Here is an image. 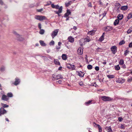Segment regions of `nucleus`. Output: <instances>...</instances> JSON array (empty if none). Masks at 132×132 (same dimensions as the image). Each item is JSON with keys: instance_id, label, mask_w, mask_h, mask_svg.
I'll use <instances>...</instances> for the list:
<instances>
[{"instance_id": "6e6552de", "label": "nucleus", "mask_w": 132, "mask_h": 132, "mask_svg": "<svg viewBox=\"0 0 132 132\" xmlns=\"http://www.w3.org/2000/svg\"><path fill=\"white\" fill-rule=\"evenodd\" d=\"M1 99L2 100L7 101L9 100V98L5 94H3L2 96Z\"/></svg>"}, {"instance_id": "20e7f679", "label": "nucleus", "mask_w": 132, "mask_h": 132, "mask_svg": "<svg viewBox=\"0 0 132 132\" xmlns=\"http://www.w3.org/2000/svg\"><path fill=\"white\" fill-rule=\"evenodd\" d=\"M14 34L16 35V37L20 41H22L24 40V38L22 37L21 36L18 34L16 32L14 31Z\"/></svg>"}, {"instance_id": "5701e85b", "label": "nucleus", "mask_w": 132, "mask_h": 132, "mask_svg": "<svg viewBox=\"0 0 132 132\" xmlns=\"http://www.w3.org/2000/svg\"><path fill=\"white\" fill-rule=\"evenodd\" d=\"M123 17V15L121 14H119L117 16L118 19L120 20L122 19Z\"/></svg>"}, {"instance_id": "7c9ffc66", "label": "nucleus", "mask_w": 132, "mask_h": 132, "mask_svg": "<svg viewBox=\"0 0 132 132\" xmlns=\"http://www.w3.org/2000/svg\"><path fill=\"white\" fill-rule=\"evenodd\" d=\"M40 31L39 32V33L41 35L44 34L45 32L44 30L43 29H40Z\"/></svg>"}, {"instance_id": "49530a36", "label": "nucleus", "mask_w": 132, "mask_h": 132, "mask_svg": "<svg viewBox=\"0 0 132 132\" xmlns=\"http://www.w3.org/2000/svg\"><path fill=\"white\" fill-rule=\"evenodd\" d=\"M84 42H89L90 40V39L89 38H86L84 39Z\"/></svg>"}, {"instance_id": "774afa93", "label": "nucleus", "mask_w": 132, "mask_h": 132, "mask_svg": "<svg viewBox=\"0 0 132 132\" xmlns=\"http://www.w3.org/2000/svg\"><path fill=\"white\" fill-rule=\"evenodd\" d=\"M121 128H122V129H123V128H124V126L123 125H121Z\"/></svg>"}, {"instance_id": "58836bf2", "label": "nucleus", "mask_w": 132, "mask_h": 132, "mask_svg": "<svg viewBox=\"0 0 132 132\" xmlns=\"http://www.w3.org/2000/svg\"><path fill=\"white\" fill-rule=\"evenodd\" d=\"M125 43V41L124 40H122L119 43V45H122V44Z\"/></svg>"}, {"instance_id": "69168bd1", "label": "nucleus", "mask_w": 132, "mask_h": 132, "mask_svg": "<svg viewBox=\"0 0 132 132\" xmlns=\"http://www.w3.org/2000/svg\"><path fill=\"white\" fill-rule=\"evenodd\" d=\"M102 63L103 64L105 65L106 64V61H104V62H103Z\"/></svg>"}, {"instance_id": "5fc2aeb1", "label": "nucleus", "mask_w": 132, "mask_h": 132, "mask_svg": "<svg viewBox=\"0 0 132 132\" xmlns=\"http://www.w3.org/2000/svg\"><path fill=\"white\" fill-rule=\"evenodd\" d=\"M60 8L59 6V5H55V8L56 9H58Z\"/></svg>"}, {"instance_id": "79ce46f5", "label": "nucleus", "mask_w": 132, "mask_h": 132, "mask_svg": "<svg viewBox=\"0 0 132 132\" xmlns=\"http://www.w3.org/2000/svg\"><path fill=\"white\" fill-rule=\"evenodd\" d=\"M132 80V78L131 77H129L128 78L127 81L129 82H130Z\"/></svg>"}, {"instance_id": "338daca9", "label": "nucleus", "mask_w": 132, "mask_h": 132, "mask_svg": "<svg viewBox=\"0 0 132 132\" xmlns=\"http://www.w3.org/2000/svg\"><path fill=\"white\" fill-rule=\"evenodd\" d=\"M122 67L123 68H126V66L125 64H123Z\"/></svg>"}, {"instance_id": "412c9836", "label": "nucleus", "mask_w": 132, "mask_h": 132, "mask_svg": "<svg viewBox=\"0 0 132 132\" xmlns=\"http://www.w3.org/2000/svg\"><path fill=\"white\" fill-rule=\"evenodd\" d=\"M39 42L40 45L42 46H45L46 45V44L44 43L43 41L40 40L39 41Z\"/></svg>"}, {"instance_id": "7ed1b4c3", "label": "nucleus", "mask_w": 132, "mask_h": 132, "mask_svg": "<svg viewBox=\"0 0 132 132\" xmlns=\"http://www.w3.org/2000/svg\"><path fill=\"white\" fill-rule=\"evenodd\" d=\"M58 31V29H55L52 32V33L51 34V35L53 38L55 36L57 35Z\"/></svg>"}, {"instance_id": "680f3d73", "label": "nucleus", "mask_w": 132, "mask_h": 132, "mask_svg": "<svg viewBox=\"0 0 132 132\" xmlns=\"http://www.w3.org/2000/svg\"><path fill=\"white\" fill-rule=\"evenodd\" d=\"M60 46H59V47L58 46H56V48L57 50H59V49H60Z\"/></svg>"}, {"instance_id": "ddd939ff", "label": "nucleus", "mask_w": 132, "mask_h": 132, "mask_svg": "<svg viewBox=\"0 0 132 132\" xmlns=\"http://www.w3.org/2000/svg\"><path fill=\"white\" fill-rule=\"evenodd\" d=\"M112 29V27L110 26H107L104 28V30L106 31H108L111 30Z\"/></svg>"}, {"instance_id": "9b49d317", "label": "nucleus", "mask_w": 132, "mask_h": 132, "mask_svg": "<svg viewBox=\"0 0 132 132\" xmlns=\"http://www.w3.org/2000/svg\"><path fill=\"white\" fill-rule=\"evenodd\" d=\"M20 79L16 78L15 79V81L14 82L13 84L15 85H17L20 84Z\"/></svg>"}, {"instance_id": "c03bdc74", "label": "nucleus", "mask_w": 132, "mask_h": 132, "mask_svg": "<svg viewBox=\"0 0 132 132\" xmlns=\"http://www.w3.org/2000/svg\"><path fill=\"white\" fill-rule=\"evenodd\" d=\"M50 45H54V41L52 40L49 43Z\"/></svg>"}, {"instance_id": "e433bc0d", "label": "nucleus", "mask_w": 132, "mask_h": 132, "mask_svg": "<svg viewBox=\"0 0 132 132\" xmlns=\"http://www.w3.org/2000/svg\"><path fill=\"white\" fill-rule=\"evenodd\" d=\"M115 69L116 70H119L120 69V67L119 66V65H116V66H115Z\"/></svg>"}, {"instance_id": "ea45409f", "label": "nucleus", "mask_w": 132, "mask_h": 132, "mask_svg": "<svg viewBox=\"0 0 132 132\" xmlns=\"http://www.w3.org/2000/svg\"><path fill=\"white\" fill-rule=\"evenodd\" d=\"M97 127L98 128L99 132H102V128L100 125H97Z\"/></svg>"}, {"instance_id": "72a5a7b5", "label": "nucleus", "mask_w": 132, "mask_h": 132, "mask_svg": "<svg viewBox=\"0 0 132 132\" xmlns=\"http://www.w3.org/2000/svg\"><path fill=\"white\" fill-rule=\"evenodd\" d=\"M119 83H122L124 82L125 81V79H122L121 78H119Z\"/></svg>"}, {"instance_id": "603ef678", "label": "nucleus", "mask_w": 132, "mask_h": 132, "mask_svg": "<svg viewBox=\"0 0 132 132\" xmlns=\"http://www.w3.org/2000/svg\"><path fill=\"white\" fill-rule=\"evenodd\" d=\"M132 31V30L131 29H129L127 31V33L128 34H129Z\"/></svg>"}, {"instance_id": "8fccbe9b", "label": "nucleus", "mask_w": 132, "mask_h": 132, "mask_svg": "<svg viewBox=\"0 0 132 132\" xmlns=\"http://www.w3.org/2000/svg\"><path fill=\"white\" fill-rule=\"evenodd\" d=\"M95 70L96 71H98L99 70V68L98 66H96L95 68Z\"/></svg>"}, {"instance_id": "b1692460", "label": "nucleus", "mask_w": 132, "mask_h": 132, "mask_svg": "<svg viewBox=\"0 0 132 132\" xmlns=\"http://www.w3.org/2000/svg\"><path fill=\"white\" fill-rule=\"evenodd\" d=\"M106 129L107 130V132H112V130L110 127H106Z\"/></svg>"}, {"instance_id": "4c0bfd02", "label": "nucleus", "mask_w": 132, "mask_h": 132, "mask_svg": "<svg viewBox=\"0 0 132 132\" xmlns=\"http://www.w3.org/2000/svg\"><path fill=\"white\" fill-rule=\"evenodd\" d=\"M119 64L120 65H122L124 64V61L122 59L119 62Z\"/></svg>"}, {"instance_id": "473e14b6", "label": "nucleus", "mask_w": 132, "mask_h": 132, "mask_svg": "<svg viewBox=\"0 0 132 132\" xmlns=\"http://www.w3.org/2000/svg\"><path fill=\"white\" fill-rule=\"evenodd\" d=\"M2 106H3L2 108H7L9 107V105H6V104H4L3 103H1V104Z\"/></svg>"}, {"instance_id": "6ab92c4d", "label": "nucleus", "mask_w": 132, "mask_h": 132, "mask_svg": "<svg viewBox=\"0 0 132 132\" xmlns=\"http://www.w3.org/2000/svg\"><path fill=\"white\" fill-rule=\"evenodd\" d=\"M78 75L81 77H83L84 76V72H82L81 71L78 72Z\"/></svg>"}, {"instance_id": "a18cd8bd", "label": "nucleus", "mask_w": 132, "mask_h": 132, "mask_svg": "<svg viewBox=\"0 0 132 132\" xmlns=\"http://www.w3.org/2000/svg\"><path fill=\"white\" fill-rule=\"evenodd\" d=\"M52 3V2L50 1H48V2H47V4H46V5H45V6H48V5H50Z\"/></svg>"}, {"instance_id": "dca6fc26", "label": "nucleus", "mask_w": 132, "mask_h": 132, "mask_svg": "<svg viewBox=\"0 0 132 132\" xmlns=\"http://www.w3.org/2000/svg\"><path fill=\"white\" fill-rule=\"evenodd\" d=\"M68 39L69 42L72 43H73L74 40V38L71 36L69 37L68 38Z\"/></svg>"}, {"instance_id": "bb28decb", "label": "nucleus", "mask_w": 132, "mask_h": 132, "mask_svg": "<svg viewBox=\"0 0 132 132\" xmlns=\"http://www.w3.org/2000/svg\"><path fill=\"white\" fill-rule=\"evenodd\" d=\"M7 96L8 97V98L11 97L13 96V95L12 93L10 92L9 93L7 94Z\"/></svg>"}, {"instance_id": "f704fd0d", "label": "nucleus", "mask_w": 132, "mask_h": 132, "mask_svg": "<svg viewBox=\"0 0 132 132\" xmlns=\"http://www.w3.org/2000/svg\"><path fill=\"white\" fill-rule=\"evenodd\" d=\"M96 52H102V49L100 48H98L96 49Z\"/></svg>"}, {"instance_id": "4468645a", "label": "nucleus", "mask_w": 132, "mask_h": 132, "mask_svg": "<svg viewBox=\"0 0 132 132\" xmlns=\"http://www.w3.org/2000/svg\"><path fill=\"white\" fill-rule=\"evenodd\" d=\"M71 14V12L69 10H67V12L65 13L64 15V17H68L69 15Z\"/></svg>"}, {"instance_id": "864d4df0", "label": "nucleus", "mask_w": 132, "mask_h": 132, "mask_svg": "<svg viewBox=\"0 0 132 132\" xmlns=\"http://www.w3.org/2000/svg\"><path fill=\"white\" fill-rule=\"evenodd\" d=\"M93 125L94 127H97V125H99L97 124L95 122L93 123Z\"/></svg>"}, {"instance_id": "2eb2a0df", "label": "nucleus", "mask_w": 132, "mask_h": 132, "mask_svg": "<svg viewBox=\"0 0 132 132\" xmlns=\"http://www.w3.org/2000/svg\"><path fill=\"white\" fill-rule=\"evenodd\" d=\"M78 54L80 55H81L83 53V50L81 47H79L77 50Z\"/></svg>"}, {"instance_id": "bf43d9fd", "label": "nucleus", "mask_w": 132, "mask_h": 132, "mask_svg": "<svg viewBox=\"0 0 132 132\" xmlns=\"http://www.w3.org/2000/svg\"><path fill=\"white\" fill-rule=\"evenodd\" d=\"M129 47H132V42H131L129 44Z\"/></svg>"}, {"instance_id": "cd10ccee", "label": "nucleus", "mask_w": 132, "mask_h": 132, "mask_svg": "<svg viewBox=\"0 0 132 132\" xmlns=\"http://www.w3.org/2000/svg\"><path fill=\"white\" fill-rule=\"evenodd\" d=\"M92 100H89L88 101L86 102L85 103V104L86 105H88L91 104Z\"/></svg>"}, {"instance_id": "39448f33", "label": "nucleus", "mask_w": 132, "mask_h": 132, "mask_svg": "<svg viewBox=\"0 0 132 132\" xmlns=\"http://www.w3.org/2000/svg\"><path fill=\"white\" fill-rule=\"evenodd\" d=\"M7 111L5 110L3 108H1L0 109V116H1L2 115H3L5 114L6 113Z\"/></svg>"}, {"instance_id": "37998d69", "label": "nucleus", "mask_w": 132, "mask_h": 132, "mask_svg": "<svg viewBox=\"0 0 132 132\" xmlns=\"http://www.w3.org/2000/svg\"><path fill=\"white\" fill-rule=\"evenodd\" d=\"M129 53V51L127 50H126L124 51V55L126 56Z\"/></svg>"}, {"instance_id": "de8ad7c7", "label": "nucleus", "mask_w": 132, "mask_h": 132, "mask_svg": "<svg viewBox=\"0 0 132 132\" xmlns=\"http://www.w3.org/2000/svg\"><path fill=\"white\" fill-rule=\"evenodd\" d=\"M118 120L120 122H121L122 121L123 119L122 117H120L118 118Z\"/></svg>"}, {"instance_id": "0eeeda50", "label": "nucleus", "mask_w": 132, "mask_h": 132, "mask_svg": "<svg viewBox=\"0 0 132 132\" xmlns=\"http://www.w3.org/2000/svg\"><path fill=\"white\" fill-rule=\"evenodd\" d=\"M111 50L112 53L114 54L117 52V47L115 46H113L111 47Z\"/></svg>"}, {"instance_id": "a19ab883", "label": "nucleus", "mask_w": 132, "mask_h": 132, "mask_svg": "<svg viewBox=\"0 0 132 132\" xmlns=\"http://www.w3.org/2000/svg\"><path fill=\"white\" fill-rule=\"evenodd\" d=\"M132 17V14L131 13L128 14V15L127 16V18L128 19L131 18Z\"/></svg>"}, {"instance_id": "e2e57ef3", "label": "nucleus", "mask_w": 132, "mask_h": 132, "mask_svg": "<svg viewBox=\"0 0 132 132\" xmlns=\"http://www.w3.org/2000/svg\"><path fill=\"white\" fill-rule=\"evenodd\" d=\"M61 43L60 42H59L58 43V45L59 46H60L61 45Z\"/></svg>"}, {"instance_id": "4d7b16f0", "label": "nucleus", "mask_w": 132, "mask_h": 132, "mask_svg": "<svg viewBox=\"0 0 132 132\" xmlns=\"http://www.w3.org/2000/svg\"><path fill=\"white\" fill-rule=\"evenodd\" d=\"M51 7L53 8H55V5L54 4H52L51 5Z\"/></svg>"}, {"instance_id": "13d9d810", "label": "nucleus", "mask_w": 132, "mask_h": 132, "mask_svg": "<svg viewBox=\"0 0 132 132\" xmlns=\"http://www.w3.org/2000/svg\"><path fill=\"white\" fill-rule=\"evenodd\" d=\"M61 80H59L57 81H56V82L58 83L59 84H60L61 83Z\"/></svg>"}, {"instance_id": "f03ea898", "label": "nucleus", "mask_w": 132, "mask_h": 132, "mask_svg": "<svg viewBox=\"0 0 132 132\" xmlns=\"http://www.w3.org/2000/svg\"><path fill=\"white\" fill-rule=\"evenodd\" d=\"M101 98L102 100L104 101H110L112 100L110 97L105 96H103L101 97Z\"/></svg>"}, {"instance_id": "1a4fd4ad", "label": "nucleus", "mask_w": 132, "mask_h": 132, "mask_svg": "<svg viewBox=\"0 0 132 132\" xmlns=\"http://www.w3.org/2000/svg\"><path fill=\"white\" fill-rule=\"evenodd\" d=\"M67 67L69 69H72V70H74L75 68V67L74 65L70 63L67 64Z\"/></svg>"}, {"instance_id": "052dcab7", "label": "nucleus", "mask_w": 132, "mask_h": 132, "mask_svg": "<svg viewBox=\"0 0 132 132\" xmlns=\"http://www.w3.org/2000/svg\"><path fill=\"white\" fill-rule=\"evenodd\" d=\"M79 84V85L81 86H82L83 85V82H80Z\"/></svg>"}, {"instance_id": "3c124183", "label": "nucleus", "mask_w": 132, "mask_h": 132, "mask_svg": "<svg viewBox=\"0 0 132 132\" xmlns=\"http://www.w3.org/2000/svg\"><path fill=\"white\" fill-rule=\"evenodd\" d=\"M43 9L42 8L39 9H37V11L38 12H40L42 11H43Z\"/></svg>"}, {"instance_id": "423d86ee", "label": "nucleus", "mask_w": 132, "mask_h": 132, "mask_svg": "<svg viewBox=\"0 0 132 132\" xmlns=\"http://www.w3.org/2000/svg\"><path fill=\"white\" fill-rule=\"evenodd\" d=\"M96 30V29H94L91 31H88L87 33V34L91 36H93L94 35Z\"/></svg>"}, {"instance_id": "c756f323", "label": "nucleus", "mask_w": 132, "mask_h": 132, "mask_svg": "<svg viewBox=\"0 0 132 132\" xmlns=\"http://www.w3.org/2000/svg\"><path fill=\"white\" fill-rule=\"evenodd\" d=\"M107 77L109 79L113 78H114V76L113 75H107Z\"/></svg>"}, {"instance_id": "9d476101", "label": "nucleus", "mask_w": 132, "mask_h": 132, "mask_svg": "<svg viewBox=\"0 0 132 132\" xmlns=\"http://www.w3.org/2000/svg\"><path fill=\"white\" fill-rule=\"evenodd\" d=\"M58 9H59L58 11H54V12L56 14H58V15L59 16L60 15V14L62 12V6H60V8Z\"/></svg>"}, {"instance_id": "2f4dec72", "label": "nucleus", "mask_w": 132, "mask_h": 132, "mask_svg": "<svg viewBox=\"0 0 132 132\" xmlns=\"http://www.w3.org/2000/svg\"><path fill=\"white\" fill-rule=\"evenodd\" d=\"M5 69V67L3 66H2L0 68V71L1 72L4 71Z\"/></svg>"}, {"instance_id": "aec40b11", "label": "nucleus", "mask_w": 132, "mask_h": 132, "mask_svg": "<svg viewBox=\"0 0 132 132\" xmlns=\"http://www.w3.org/2000/svg\"><path fill=\"white\" fill-rule=\"evenodd\" d=\"M79 42L81 46H83V45L85 44L84 40L83 39L80 40Z\"/></svg>"}, {"instance_id": "393cba45", "label": "nucleus", "mask_w": 132, "mask_h": 132, "mask_svg": "<svg viewBox=\"0 0 132 132\" xmlns=\"http://www.w3.org/2000/svg\"><path fill=\"white\" fill-rule=\"evenodd\" d=\"M128 8L127 6H122L121 7V9L122 10L125 11Z\"/></svg>"}, {"instance_id": "6e6d98bb", "label": "nucleus", "mask_w": 132, "mask_h": 132, "mask_svg": "<svg viewBox=\"0 0 132 132\" xmlns=\"http://www.w3.org/2000/svg\"><path fill=\"white\" fill-rule=\"evenodd\" d=\"M88 6L89 7H92V5L91 4V3L90 2H89L88 4Z\"/></svg>"}, {"instance_id": "a211bd4d", "label": "nucleus", "mask_w": 132, "mask_h": 132, "mask_svg": "<svg viewBox=\"0 0 132 132\" xmlns=\"http://www.w3.org/2000/svg\"><path fill=\"white\" fill-rule=\"evenodd\" d=\"M104 33H103L102 36L99 39V40L100 42H102L104 39Z\"/></svg>"}, {"instance_id": "0e129e2a", "label": "nucleus", "mask_w": 132, "mask_h": 132, "mask_svg": "<svg viewBox=\"0 0 132 132\" xmlns=\"http://www.w3.org/2000/svg\"><path fill=\"white\" fill-rule=\"evenodd\" d=\"M77 29V27L76 26H74L73 27V29L75 30H76Z\"/></svg>"}, {"instance_id": "c85d7f7f", "label": "nucleus", "mask_w": 132, "mask_h": 132, "mask_svg": "<svg viewBox=\"0 0 132 132\" xmlns=\"http://www.w3.org/2000/svg\"><path fill=\"white\" fill-rule=\"evenodd\" d=\"M72 2L71 1H69V2L65 3V5L66 7H68L69 5H71L72 3Z\"/></svg>"}, {"instance_id": "4be33fe9", "label": "nucleus", "mask_w": 132, "mask_h": 132, "mask_svg": "<svg viewBox=\"0 0 132 132\" xmlns=\"http://www.w3.org/2000/svg\"><path fill=\"white\" fill-rule=\"evenodd\" d=\"M62 59L64 60H65L67 59V57L66 54H63L62 56Z\"/></svg>"}, {"instance_id": "c9c22d12", "label": "nucleus", "mask_w": 132, "mask_h": 132, "mask_svg": "<svg viewBox=\"0 0 132 132\" xmlns=\"http://www.w3.org/2000/svg\"><path fill=\"white\" fill-rule=\"evenodd\" d=\"M92 68V66L90 64H89L87 66V68L89 70L91 69Z\"/></svg>"}, {"instance_id": "f257e3e1", "label": "nucleus", "mask_w": 132, "mask_h": 132, "mask_svg": "<svg viewBox=\"0 0 132 132\" xmlns=\"http://www.w3.org/2000/svg\"><path fill=\"white\" fill-rule=\"evenodd\" d=\"M35 18L37 20L41 21L46 19V17L45 16L36 15L35 16Z\"/></svg>"}, {"instance_id": "a878e982", "label": "nucleus", "mask_w": 132, "mask_h": 132, "mask_svg": "<svg viewBox=\"0 0 132 132\" xmlns=\"http://www.w3.org/2000/svg\"><path fill=\"white\" fill-rule=\"evenodd\" d=\"M119 22V20L118 19L116 20L114 22V26H116L118 24Z\"/></svg>"}, {"instance_id": "f8f14e48", "label": "nucleus", "mask_w": 132, "mask_h": 132, "mask_svg": "<svg viewBox=\"0 0 132 132\" xmlns=\"http://www.w3.org/2000/svg\"><path fill=\"white\" fill-rule=\"evenodd\" d=\"M54 77L55 78V79L57 80L59 79H62L63 78L62 76L60 74H58L56 76L55 75Z\"/></svg>"}, {"instance_id": "09e8293b", "label": "nucleus", "mask_w": 132, "mask_h": 132, "mask_svg": "<svg viewBox=\"0 0 132 132\" xmlns=\"http://www.w3.org/2000/svg\"><path fill=\"white\" fill-rule=\"evenodd\" d=\"M38 27L40 29H41L42 27H41V24L40 23H38Z\"/></svg>"}, {"instance_id": "f3484780", "label": "nucleus", "mask_w": 132, "mask_h": 132, "mask_svg": "<svg viewBox=\"0 0 132 132\" xmlns=\"http://www.w3.org/2000/svg\"><path fill=\"white\" fill-rule=\"evenodd\" d=\"M54 63L57 65H60V63L59 61L57 59H54Z\"/></svg>"}]
</instances>
